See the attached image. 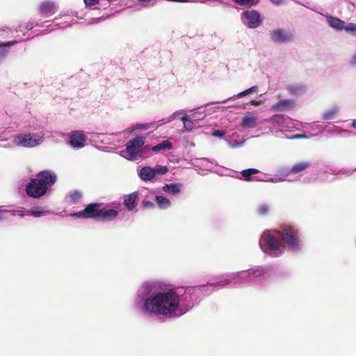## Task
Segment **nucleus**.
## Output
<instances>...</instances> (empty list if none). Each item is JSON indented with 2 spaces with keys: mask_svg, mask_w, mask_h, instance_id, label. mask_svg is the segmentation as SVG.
Listing matches in <instances>:
<instances>
[{
  "mask_svg": "<svg viewBox=\"0 0 356 356\" xmlns=\"http://www.w3.org/2000/svg\"><path fill=\"white\" fill-rule=\"evenodd\" d=\"M179 296L173 290L158 292L147 298L144 302L145 309L156 316H173L179 308Z\"/></svg>",
  "mask_w": 356,
  "mask_h": 356,
  "instance_id": "obj_1",
  "label": "nucleus"
},
{
  "mask_svg": "<svg viewBox=\"0 0 356 356\" xmlns=\"http://www.w3.org/2000/svg\"><path fill=\"white\" fill-rule=\"evenodd\" d=\"M274 232L289 248L296 250L299 249V236L297 229L289 226L282 230H274Z\"/></svg>",
  "mask_w": 356,
  "mask_h": 356,
  "instance_id": "obj_2",
  "label": "nucleus"
},
{
  "mask_svg": "<svg viewBox=\"0 0 356 356\" xmlns=\"http://www.w3.org/2000/svg\"><path fill=\"white\" fill-rule=\"evenodd\" d=\"M145 143V138L141 136H136L127 143L126 151L131 159H136L143 153Z\"/></svg>",
  "mask_w": 356,
  "mask_h": 356,
  "instance_id": "obj_3",
  "label": "nucleus"
},
{
  "mask_svg": "<svg viewBox=\"0 0 356 356\" xmlns=\"http://www.w3.org/2000/svg\"><path fill=\"white\" fill-rule=\"evenodd\" d=\"M42 142V138L35 134H19L14 138V143L24 147H34Z\"/></svg>",
  "mask_w": 356,
  "mask_h": 356,
  "instance_id": "obj_4",
  "label": "nucleus"
},
{
  "mask_svg": "<svg viewBox=\"0 0 356 356\" xmlns=\"http://www.w3.org/2000/svg\"><path fill=\"white\" fill-rule=\"evenodd\" d=\"M40 181L36 176L35 178L30 180L25 189L27 195L33 198H39L46 194L47 188Z\"/></svg>",
  "mask_w": 356,
  "mask_h": 356,
  "instance_id": "obj_5",
  "label": "nucleus"
},
{
  "mask_svg": "<svg viewBox=\"0 0 356 356\" xmlns=\"http://www.w3.org/2000/svg\"><path fill=\"white\" fill-rule=\"evenodd\" d=\"M276 233L273 231H266L263 233L260 238L259 245L267 246L270 250H277L280 246V241L276 238Z\"/></svg>",
  "mask_w": 356,
  "mask_h": 356,
  "instance_id": "obj_6",
  "label": "nucleus"
},
{
  "mask_svg": "<svg viewBox=\"0 0 356 356\" xmlns=\"http://www.w3.org/2000/svg\"><path fill=\"white\" fill-rule=\"evenodd\" d=\"M100 206L99 203H90L83 210L73 213L71 216L79 218H97L99 216Z\"/></svg>",
  "mask_w": 356,
  "mask_h": 356,
  "instance_id": "obj_7",
  "label": "nucleus"
},
{
  "mask_svg": "<svg viewBox=\"0 0 356 356\" xmlns=\"http://www.w3.org/2000/svg\"><path fill=\"white\" fill-rule=\"evenodd\" d=\"M35 176L40 181V182L46 186L47 189L49 187H51L57 180L56 175L48 170L40 171Z\"/></svg>",
  "mask_w": 356,
  "mask_h": 356,
  "instance_id": "obj_8",
  "label": "nucleus"
},
{
  "mask_svg": "<svg viewBox=\"0 0 356 356\" xmlns=\"http://www.w3.org/2000/svg\"><path fill=\"white\" fill-rule=\"evenodd\" d=\"M86 136L83 131L77 130L71 132L70 135V144L74 148H82L85 146Z\"/></svg>",
  "mask_w": 356,
  "mask_h": 356,
  "instance_id": "obj_9",
  "label": "nucleus"
},
{
  "mask_svg": "<svg viewBox=\"0 0 356 356\" xmlns=\"http://www.w3.org/2000/svg\"><path fill=\"white\" fill-rule=\"evenodd\" d=\"M243 15L247 19V25L250 29L257 28L261 24L260 14L257 10H252L245 11L243 13Z\"/></svg>",
  "mask_w": 356,
  "mask_h": 356,
  "instance_id": "obj_10",
  "label": "nucleus"
},
{
  "mask_svg": "<svg viewBox=\"0 0 356 356\" xmlns=\"http://www.w3.org/2000/svg\"><path fill=\"white\" fill-rule=\"evenodd\" d=\"M272 40L275 42H291L293 40V35L291 33L285 31L282 29H277L273 31L270 33Z\"/></svg>",
  "mask_w": 356,
  "mask_h": 356,
  "instance_id": "obj_11",
  "label": "nucleus"
},
{
  "mask_svg": "<svg viewBox=\"0 0 356 356\" xmlns=\"http://www.w3.org/2000/svg\"><path fill=\"white\" fill-rule=\"evenodd\" d=\"M118 216V211L113 209H100L99 216L102 221H111L115 220Z\"/></svg>",
  "mask_w": 356,
  "mask_h": 356,
  "instance_id": "obj_12",
  "label": "nucleus"
},
{
  "mask_svg": "<svg viewBox=\"0 0 356 356\" xmlns=\"http://www.w3.org/2000/svg\"><path fill=\"white\" fill-rule=\"evenodd\" d=\"M138 197V192H134L124 196V204L128 211H132L136 207V202Z\"/></svg>",
  "mask_w": 356,
  "mask_h": 356,
  "instance_id": "obj_13",
  "label": "nucleus"
},
{
  "mask_svg": "<svg viewBox=\"0 0 356 356\" xmlns=\"http://www.w3.org/2000/svg\"><path fill=\"white\" fill-rule=\"evenodd\" d=\"M40 12L45 16H50L56 13L55 4L50 1H44L40 5Z\"/></svg>",
  "mask_w": 356,
  "mask_h": 356,
  "instance_id": "obj_14",
  "label": "nucleus"
},
{
  "mask_svg": "<svg viewBox=\"0 0 356 356\" xmlns=\"http://www.w3.org/2000/svg\"><path fill=\"white\" fill-rule=\"evenodd\" d=\"M156 175V170L149 166L143 167L140 170V177L144 181L152 180Z\"/></svg>",
  "mask_w": 356,
  "mask_h": 356,
  "instance_id": "obj_15",
  "label": "nucleus"
},
{
  "mask_svg": "<svg viewBox=\"0 0 356 356\" xmlns=\"http://www.w3.org/2000/svg\"><path fill=\"white\" fill-rule=\"evenodd\" d=\"M327 21L329 26L333 29L343 30L345 28V22L337 17L329 16L327 17Z\"/></svg>",
  "mask_w": 356,
  "mask_h": 356,
  "instance_id": "obj_16",
  "label": "nucleus"
},
{
  "mask_svg": "<svg viewBox=\"0 0 356 356\" xmlns=\"http://www.w3.org/2000/svg\"><path fill=\"white\" fill-rule=\"evenodd\" d=\"M294 105V102L291 99H283L279 101L275 104L273 105L272 110L278 111L282 109L292 108Z\"/></svg>",
  "mask_w": 356,
  "mask_h": 356,
  "instance_id": "obj_17",
  "label": "nucleus"
},
{
  "mask_svg": "<svg viewBox=\"0 0 356 356\" xmlns=\"http://www.w3.org/2000/svg\"><path fill=\"white\" fill-rule=\"evenodd\" d=\"M182 187V184L180 183H175L165 184L163 187V190L168 193H170L172 195H176L181 191V188Z\"/></svg>",
  "mask_w": 356,
  "mask_h": 356,
  "instance_id": "obj_18",
  "label": "nucleus"
},
{
  "mask_svg": "<svg viewBox=\"0 0 356 356\" xmlns=\"http://www.w3.org/2000/svg\"><path fill=\"white\" fill-rule=\"evenodd\" d=\"M262 274V270L258 268H251L248 271H242L238 274V276L243 279L252 278V277H258Z\"/></svg>",
  "mask_w": 356,
  "mask_h": 356,
  "instance_id": "obj_19",
  "label": "nucleus"
},
{
  "mask_svg": "<svg viewBox=\"0 0 356 356\" xmlns=\"http://www.w3.org/2000/svg\"><path fill=\"white\" fill-rule=\"evenodd\" d=\"M311 165L309 161H303L296 163L291 168L290 172L293 174H298L299 172L305 171L306 169L309 168Z\"/></svg>",
  "mask_w": 356,
  "mask_h": 356,
  "instance_id": "obj_20",
  "label": "nucleus"
},
{
  "mask_svg": "<svg viewBox=\"0 0 356 356\" xmlns=\"http://www.w3.org/2000/svg\"><path fill=\"white\" fill-rule=\"evenodd\" d=\"M241 126L245 129L254 128L257 126V118L245 116L243 118Z\"/></svg>",
  "mask_w": 356,
  "mask_h": 356,
  "instance_id": "obj_21",
  "label": "nucleus"
},
{
  "mask_svg": "<svg viewBox=\"0 0 356 356\" xmlns=\"http://www.w3.org/2000/svg\"><path fill=\"white\" fill-rule=\"evenodd\" d=\"M306 86L302 84H291L286 87V90L291 95H298L303 92Z\"/></svg>",
  "mask_w": 356,
  "mask_h": 356,
  "instance_id": "obj_22",
  "label": "nucleus"
},
{
  "mask_svg": "<svg viewBox=\"0 0 356 356\" xmlns=\"http://www.w3.org/2000/svg\"><path fill=\"white\" fill-rule=\"evenodd\" d=\"M173 145L172 143L169 140H163L161 143L153 146L152 149L154 152L163 151L165 149H171Z\"/></svg>",
  "mask_w": 356,
  "mask_h": 356,
  "instance_id": "obj_23",
  "label": "nucleus"
},
{
  "mask_svg": "<svg viewBox=\"0 0 356 356\" xmlns=\"http://www.w3.org/2000/svg\"><path fill=\"white\" fill-rule=\"evenodd\" d=\"M259 171L255 168H249L243 170L241 174L243 176V180L250 181L253 180L252 175L258 173Z\"/></svg>",
  "mask_w": 356,
  "mask_h": 356,
  "instance_id": "obj_24",
  "label": "nucleus"
},
{
  "mask_svg": "<svg viewBox=\"0 0 356 356\" xmlns=\"http://www.w3.org/2000/svg\"><path fill=\"white\" fill-rule=\"evenodd\" d=\"M156 202L161 209H166L170 207V202L165 197L157 195L155 197Z\"/></svg>",
  "mask_w": 356,
  "mask_h": 356,
  "instance_id": "obj_25",
  "label": "nucleus"
},
{
  "mask_svg": "<svg viewBox=\"0 0 356 356\" xmlns=\"http://www.w3.org/2000/svg\"><path fill=\"white\" fill-rule=\"evenodd\" d=\"M339 111L337 108H333L329 111H325L323 113V118L325 120H333L335 116L338 114Z\"/></svg>",
  "mask_w": 356,
  "mask_h": 356,
  "instance_id": "obj_26",
  "label": "nucleus"
},
{
  "mask_svg": "<svg viewBox=\"0 0 356 356\" xmlns=\"http://www.w3.org/2000/svg\"><path fill=\"white\" fill-rule=\"evenodd\" d=\"M259 90V88L257 86H254L243 92H239L236 97L238 98L243 97L245 95H248L249 94H251L252 92H257Z\"/></svg>",
  "mask_w": 356,
  "mask_h": 356,
  "instance_id": "obj_27",
  "label": "nucleus"
},
{
  "mask_svg": "<svg viewBox=\"0 0 356 356\" xmlns=\"http://www.w3.org/2000/svg\"><path fill=\"white\" fill-rule=\"evenodd\" d=\"M236 3L241 6H245L246 7L250 8L257 4V1L255 0H234Z\"/></svg>",
  "mask_w": 356,
  "mask_h": 356,
  "instance_id": "obj_28",
  "label": "nucleus"
},
{
  "mask_svg": "<svg viewBox=\"0 0 356 356\" xmlns=\"http://www.w3.org/2000/svg\"><path fill=\"white\" fill-rule=\"evenodd\" d=\"M181 120L184 124V127L187 131H191L193 128V122L188 119L186 116L181 118Z\"/></svg>",
  "mask_w": 356,
  "mask_h": 356,
  "instance_id": "obj_29",
  "label": "nucleus"
},
{
  "mask_svg": "<svg viewBox=\"0 0 356 356\" xmlns=\"http://www.w3.org/2000/svg\"><path fill=\"white\" fill-rule=\"evenodd\" d=\"M257 211L260 216H266L269 211V207L265 204H261L258 207Z\"/></svg>",
  "mask_w": 356,
  "mask_h": 356,
  "instance_id": "obj_30",
  "label": "nucleus"
},
{
  "mask_svg": "<svg viewBox=\"0 0 356 356\" xmlns=\"http://www.w3.org/2000/svg\"><path fill=\"white\" fill-rule=\"evenodd\" d=\"M28 213L29 215L33 216L34 217H40L42 214H44L45 213V211H44L43 210L34 209L31 211H29Z\"/></svg>",
  "mask_w": 356,
  "mask_h": 356,
  "instance_id": "obj_31",
  "label": "nucleus"
},
{
  "mask_svg": "<svg viewBox=\"0 0 356 356\" xmlns=\"http://www.w3.org/2000/svg\"><path fill=\"white\" fill-rule=\"evenodd\" d=\"M344 29L346 31L354 33L356 35V24L349 23L347 25L345 24Z\"/></svg>",
  "mask_w": 356,
  "mask_h": 356,
  "instance_id": "obj_32",
  "label": "nucleus"
},
{
  "mask_svg": "<svg viewBox=\"0 0 356 356\" xmlns=\"http://www.w3.org/2000/svg\"><path fill=\"white\" fill-rule=\"evenodd\" d=\"M156 174L165 175L168 172V168L166 166L157 165L154 169Z\"/></svg>",
  "mask_w": 356,
  "mask_h": 356,
  "instance_id": "obj_33",
  "label": "nucleus"
},
{
  "mask_svg": "<svg viewBox=\"0 0 356 356\" xmlns=\"http://www.w3.org/2000/svg\"><path fill=\"white\" fill-rule=\"evenodd\" d=\"M143 209H152L154 207V203L149 200H144L141 202Z\"/></svg>",
  "mask_w": 356,
  "mask_h": 356,
  "instance_id": "obj_34",
  "label": "nucleus"
},
{
  "mask_svg": "<svg viewBox=\"0 0 356 356\" xmlns=\"http://www.w3.org/2000/svg\"><path fill=\"white\" fill-rule=\"evenodd\" d=\"M271 120L277 123L283 122L284 121V117L283 115H274L271 118Z\"/></svg>",
  "mask_w": 356,
  "mask_h": 356,
  "instance_id": "obj_35",
  "label": "nucleus"
},
{
  "mask_svg": "<svg viewBox=\"0 0 356 356\" xmlns=\"http://www.w3.org/2000/svg\"><path fill=\"white\" fill-rule=\"evenodd\" d=\"M81 193L77 191H74L73 193L71 194V198L74 202L78 201L81 198Z\"/></svg>",
  "mask_w": 356,
  "mask_h": 356,
  "instance_id": "obj_36",
  "label": "nucleus"
},
{
  "mask_svg": "<svg viewBox=\"0 0 356 356\" xmlns=\"http://www.w3.org/2000/svg\"><path fill=\"white\" fill-rule=\"evenodd\" d=\"M212 135L213 136L222 137L225 135V131L220 130H215L213 132Z\"/></svg>",
  "mask_w": 356,
  "mask_h": 356,
  "instance_id": "obj_37",
  "label": "nucleus"
},
{
  "mask_svg": "<svg viewBox=\"0 0 356 356\" xmlns=\"http://www.w3.org/2000/svg\"><path fill=\"white\" fill-rule=\"evenodd\" d=\"M17 41H16V40L8 41V42L0 44V47H10V46H12V45H13L15 44H17Z\"/></svg>",
  "mask_w": 356,
  "mask_h": 356,
  "instance_id": "obj_38",
  "label": "nucleus"
},
{
  "mask_svg": "<svg viewBox=\"0 0 356 356\" xmlns=\"http://www.w3.org/2000/svg\"><path fill=\"white\" fill-rule=\"evenodd\" d=\"M99 2V0H84V3L86 6H94Z\"/></svg>",
  "mask_w": 356,
  "mask_h": 356,
  "instance_id": "obj_39",
  "label": "nucleus"
},
{
  "mask_svg": "<svg viewBox=\"0 0 356 356\" xmlns=\"http://www.w3.org/2000/svg\"><path fill=\"white\" fill-rule=\"evenodd\" d=\"M136 128L138 129H147L149 126L146 124H136Z\"/></svg>",
  "mask_w": 356,
  "mask_h": 356,
  "instance_id": "obj_40",
  "label": "nucleus"
},
{
  "mask_svg": "<svg viewBox=\"0 0 356 356\" xmlns=\"http://www.w3.org/2000/svg\"><path fill=\"white\" fill-rule=\"evenodd\" d=\"M230 282H231V280H230L227 279V280H225V281H223V282H220L217 283L216 284H215V286H225V285H227V284H229V283H230Z\"/></svg>",
  "mask_w": 356,
  "mask_h": 356,
  "instance_id": "obj_41",
  "label": "nucleus"
},
{
  "mask_svg": "<svg viewBox=\"0 0 356 356\" xmlns=\"http://www.w3.org/2000/svg\"><path fill=\"white\" fill-rule=\"evenodd\" d=\"M250 104L252 105H254V106H259L261 104V100H259V101H257V100H252L250 102Z\"/></svg>",
  "mask_w": 356,
  "mask_h": 356,
  "instance_id": "obj_42",
  "label": "nucleus"
},
{
  "mask_svg": "<svg viewBox=\"0 0 356 356\" xmlns=\"http://www.w3.org/2000/svg\"><path fill=\"white\" fill-rule=\"evenodd\" d=\"M271 1L273 3L279 6L282 3L283 0H271Z\"/></svg>",
  "mask_w": 356,
  "mask_h": 356,
  "instance_id": "obj_43",
  "label": "nucleus"
},
{
  "mask_svg": "<svg viewBox=\"0 0 356 356\" xmlns=\"http://www.w3.org/2000/svg\"><path fill=\"white\" fill-rule=\"evenodd\" d=\"M6 211H3L0 210V220H1V219H3V218H6V217H5V214H6Z\"/></svg>",
  "mask_w": 356,
  "mask_h": 356,
  "instance_id": "obj_44",
  "label": "nucleus"
},
{
  "mask_svg": "<svg viewBox=\"0 0 356 356\" xmlns=\"http://www.w3.org/2000/svg\"><path fill=\"white\" fill-rule=\"evenodd\" d=\"M302 137H304V136H302V135H294L291 138H292V139H294V138H301Z\"/></svg>",
  "mask_w": 356,
  "mask_h": 356,
  "instance_id": "obj_45",
  "label": "nucleus"
},
{
  "mask_svg": "<svg viewBox=\"0 0 356 356\" xmlns=\"http://www.w3.org/2000/svg\"><path fill=\"white\" fill-rule=\"evenodd\" d=\"M352 63L356 65V54L354 55L353 58Z\"/></svg>",
  "mask_w": 356,
  "mask_h": 356,
  "instance_id": "obj_46",
  "label": "nucleus"
},
{
  "mask_svg": "<svg viewBox=\"0 0 356 356\" xmlns=\"http://www.w3.org/2000/svg\"><path fill=\"white\" fill-rule=\"evenodd\" d=\"M351 127L353 128H356V120H353V122H352Z\"/></svg>",
  "mask_w": 356,
  "mask_h": 356,
  "instance_id": "obj_47",
  "label": "nucleus"
},
{
  "mask_svg": "<svg viewBox=\"0 0 356 356\" xmlns=\"http://www.w3.org/2000/svg\"><path fill=\"white\" fill-rule=\"evenodd\" d=\"M108 2H111L113 1V0H107Z\"/></svg>",
  "mask_w": 356,
  "mask_h": 356,
  "instance_id": "obj_48",
  "label": "nucleus"
}]
</instances>
